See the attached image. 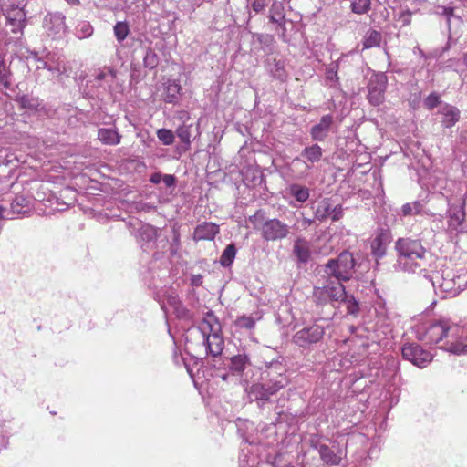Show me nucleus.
Here are the masks:
<instances>
[{
	"label": "nucleus",
	"mask_w": 467,
	"mask_h": 467,
	"mask_svg": "<svg viewBox=\"0 0 467 467\" xmlns=\"http://www.w3.org/2000/svg\"><path fill=\"white\" fill-rule=\"evenodd\" d=\"M431 261V254L417 241L410 242V281L414 285L432 289L441 297L456 296L467 287L466 270L455 273L447 267L434 273Z\"/></svg>",
	"instance_id": "obj_1"
},
{
	"label": "nucleus",
	"mask_w": 467,
	"mask_h": 467,
	"mask_svg": "<svg viewBox=\"0 0 467 467\" xmlns=\"http://www.w3.org/2000/svg\"><path fill=\"white\" fill-rule=\"evenodd\" d=\"M415 337L428 344H441V348L454 355L467 354V327L449 318H431L427 313L410 319Z\"/></svg>",
	"instance_id": "obj_2"
},
{
	"label": "nucleus",
	"mask_w": 467,
	"mask_h": 467,
	"mask_svg": "<svg viewBox=\"0 0 467 467\" xmlns=\"http://www.w3.org/2000/svg\"><path fill=\"white\" fill-rule=\"evenodd\" d=\"M262 355L259 381L253 383L247 390L248 398L256 401L259 408L271 403V397L289 383L285 358L271 348H266Z\"/></svg>",
	"instance_id": "obj_3"
},
{
	"label": "nucleus",
	"mask_w": 467,
	"mask_h": 467,
	"mask_svg": "<svg viewBox=\"0 0 467 467\" xmlns=\"http://www.w3.org/2000/svg\"><path fill=\"white\" fill-rule=\"evenodd\" d=\"M212 366L215 368V378L230 386L240 385L247 392L254 371L250 355L244 348L239 349L237 354L221 360L218 364L212 363Z\"/></svg>",
	"instance_id": "obj_4"
},
{
	"label": "nucleus",
	"mask_w": 467,
	"mask_h": 467,
	"mask_svg": "<svg viewBox=\"0 0 467 467\" xmlns=\"http://www.w3.org/2000/svg\"><path fill=\"white\" fill-rule=\"evenodd\" d=\"M361 264L354 254L344 250L336 258H330L326 264L321 265L318 269L320 279L323 282H339L341 284L349 281L357 273V268Z\"/></svg>",
	"instance_id": "obj_5"
},
{
	"label": "nucleus",
	"mask_w": 467,
	"mask_h": 467,
	"mask_svg": "<svg viewBox=\"0 0 467 467\" xmlns=\"http://www.w3.org/2000/svg\"><path fill=\"white\" fill-rule=\"evenodd\" d=\"M199 329L202 334L206 353L213 358V363H220L224 340L221 333V324L213 311L210 310L205 314Z\"/></svg>",
	"instance_id": "obj_6"
},
{
	"label": "nucleus",
	"mask_w": 467,
	"mask_h": 467,
	"mask_svg": "<svg viewBox=\"0 0 467 467\" xmlns=\"http://www.w3.org/2000/svg\"><path fill=\"white\" fill-rule=\"evenodd\" d=\"M5 26L0 31V39L5 45L16 42L24 35L27 24L26 13L23 7L12 3L1 6Z\"/></svg>",
	"instance_id": "obj_7"
},
{
	"label": "nucleus",
	"mask_w": 467,
	"mask_h": 467,
	"mask_svg": "<svg viewBox=\"0 0 467 467\" xmlns=\"http://www.w3.org/2000/svg\"><path fill=\"white\" fill-rule=\"evenodd\" d=\"M328 327V324L325 326L316 321L297 330L292 337V342L299 348L310 350L315 345L322 341L326 329Z\"/></svg>",
	"instance_id": "obj_8"
},
{
	"label": "nucleus",
	"mask_w": 467,
	"mask_h": 467,
	"mask_svg": "<svg viewBox=\"0 0 467 467\" xmlns=\"http://www.w3.org/2000/svg\"><path fill=\"white\" fill-rule=\"evenodd\" d=\"M346 296L345 285L339 282H323V285L315 286L313 301L317 306L338 303Z\"/></svg>",
	"instance_id": "obj_9"
},
{
	"label": "nucleus",
	"mask_w": 467,
	"mask_h": 467,
	"mask_svg": "<svg viewBox=\"0 0 467 467\" xmlns=\"http://www.w3.org/2000/svg\"><path fill=\"white\" fill-rule=\"evenodd\" d=\"M161 230L150 223H144L138 227V234H136V241L144 252H150L154 248L165 249L169 245L167 238H161Z\"/></svg>",
	"instance_id": "obj_10"
},
{
	"label": "nucleus",
	"mask_w": 467,
	"mask_h": 467,
	"mask_svg": "<svg viewBox=\"0 0 467 467\" xmlns=\"http://www.w3.org/2000/svg\"><path fill=\"white\" fill-rule=\"evenodd\" d=\"M116 79V71L112 68L99 70L92 79L87 81V93L91 97H100L111 92V86Z\"/></svg>",
	"instance_id": "obj_11"
},
{
	"label": "nucleus",
	"mask_w": 467,
	"mask_h": 467,
	"mask_svg": "<svg viewBox=\"0 0 467 467\" xmlns=\"http://www.w3.org/2000/svg\"><path fill=\"white\" fill-rule=\"evenodd\" d=\"M42 26L45 33L53 40L64 38L68 31L66 16L59 11L47 12L43 18Z\"/></svg>",
	"instance_id": "obj_12"
},
{
	"label": "nucleus",
	"mask_w": 467,
	"mask_h": 467,
	"mask_svg": "<svg viewBox=\"0 0 467 467\" xmlns=\"http://www.w3.org/2000/svg\"><path fill=\"white\" fill-rule=\"evenodd\" d=\"M33 207L32 199L24 194L16 195L8 205L0 204V219L14 220L28 214Z\"/></svg>",
	"instance_id": "obj_13"
},
{
	"label": "nucleus",
	"mask_w": 467,
	"mask_h": 467,
	"mask_svg": "<svg viewBox=\"0 0 467 467\" xmlns=\"http://www.w3.org/2000/svg\"><path fill=\"white\" fill-rule=\"evenodd\" d=\"M388 79L385 73H374L368 79L367 99L370 105L379 106L385 100Z\"/></svg>",
	"instance_id": "obj_14"
},
{
	"label": "nucleus",
	"mask_w": 467,
	"mask_h": 467,
	"mask_svg": "<svg viewBox=\"0 0 467 467\" xmlns=\"http://www.w3.org/2000/svg\"><path fill=\"white\" fill-rule=\"evenodd\" d=\"M290 234V226L277 218L266 219L261 226V235L266 242L285 239Z\"/></svg>",
	"instance_id": "obj_15"
},
{
	"label": "nucleus",
	"mask_w": 467,
	"mask_h": 467,
	"mask_svg": "<svg viewBox=\"0 0 467 467\" xmlns=\"http://www.w3.org/2000/svg\"><path fill=\"white\" fill-rule=\"evenodd\" d=\"M164 301L161 304V309L167 313V306L171 307L179 319H190L191 312L183 305L178 292L173 288H167L164 292Z\"/></svg>",
	"instance_id": "obj_16"
},
{
	"label": "nucleus",
	"mask_w": 467,
	"mask_h": 467,
	"mask_svg": "<svg viewBox=\"0 0 467 467\" xmlns=\"http://www.w3.org/2000/svg\"><path fill=\"white\" fill-rule=\"evenodd\" d=\"M310 447L316 450L322 462L327 465H339L342 460L341 451L336 452L333 448L321 441L318 435H312L309 439Z\"/></svg>",
	"instance_id": "obj_17"
},
{
	"label": "nucleus",
	"mask_w": 467,
	"mask_h": 467,
	"mask_svg": "<svg viewBox=\"0 0 467 467\" xmlns=\"http://www.w3.org/2000/svg\"><path fill=\"white\" fill-rule=\"evenodd\" d=\"M391 241L392 235L389 229H380L372 240L370 244L371 254L375 258L377 265L379 260L386 255L388 246Z\"/></svg>",
	"instance_id": "obj_18"
},
{
	"label": "nucleus",
	"mask_w": 467,
	"mask_h": 467,
	"mask_svg": "<svg viewBox=\"0 0 467 467\" xmlns=\"http://www.w3.org/2000/svg\"><path fill=\"white\" fill-rule=\"evenodd\" d=\"M323 156V150L318 144L305 147L300 155L293 159V164H304L306 170H310L314 163L318 162Z\"/></svg>",
	"instance_id": "obj_19"
},
{
	"label": "nucleus",
	"mask_w": 467,
	"mask_h": 467,
	"mask_svg": "<svg viewBox=\"0 0 467 467\" xmlns=\"http://www.w3.org/2000/svg\"><path fill=\"white\" fill-rule=\"evenodd\" d=\"M267 17L270 23L276 26V29L282 30V36H285L286 29L284 3L281 1L274 0L269 8Z\"/></svg>",
	"instance_id": "obj_20"
},
{
	"label": "nucleus",
	"mask_w": 467,
	"mask_h": 467,
	"mask_svg": "<svg viewBox=\"0 0 467 467\" xmlns=\"http://www.w3.org/2000/svg\"><path fill=\"white\" fill-rule=\"evenodd\" d=\"M333 124V117L327 114L321 117L319 122L313 125L310 129L311 139L315 141H324L328 136Z\"/></svg>",
	"instance_id": "obj_21"
},
{
	"label": "nucleus",
	"mask_w": 467,
	"mask_h": 467,
	"mask_svg": "<svg viewBox=\"0 0 467 467\" xmlns=\"http://www.w3.org/2000/svg\"><path fill=\"white\" fill-rule=\"evenodd\" d=\"M219 232L220 228L218 224L211 222H203L195 227L193 232V240L195 242L212 241Z\"/></svg>",
	"instance_id": "obj_22"
},
{
	"label": "nucleus",
	"mask_w": 467,
	"mask_h": 467,
	"mask_svg": "<svg viewBox=\"0 0 467 467\" xmlns=\"http://www.w3.org/2000/svg\"><path fill=\"white\" fill-rule=\"evenodd\" d=\"M395 251L397 253V263L394 265L395 270L407 271L409 265V240L399 238L395 243Z\"/></svg>",
	"instance_id": "obj_23"
},
{
	"label": "nucleus",
	"mask_w": 467,
	"mask_h": 467,
	"mask_svg": "<svg viewBox=\"0 0 467 467\" xmlns=\"http://www.w3.org/2000/svg\"><path fill=\"white\" fill-rule=\"evenodd\" d=\"M432 354L420 346L410 344V363L420 368L427 367L432 360Z\"/></svg>",
	"instance_id": "obj_24"
},
{
	"label": "nucleus",
	"mask_w": 467,
	"mask_h": 467,
	"mask_svg": "<svg viewBox=\"0 0 467 467\" xmlns=\"http://www.w3.org/2000/svg\"><path fill=\"white\" fill-rule=\"evenodd\" d=\"M439 114L441 115V123L445 128H451L460 119V110L450 104L441 105Z\"/></svg>",
	"instance_id": "obj_25"
},
{
	"label": "nucleus",
	"mask_w": 467,
	"mask_h": 467,
	"mask_svg": "<svg viewBox=\"0 0 467 467\" xmlns=\"http://www.w3.org/2000/svg\"><path fill=\"white\" fill-rule=\"evenodd\" d=\"M182 87L180 83L174 79H169L165 83L163 100L170 104H178L181 99Z\"/></svg>",
	"instance_id": "obj_26"
},
{
	"label": "nucleus",
	"mask_w": 467,
	"mask_h": 467,
	"mask_svg": "<svg viewBox=\"0 0 467 467\" xmlns=\"http://www.w3.org/2000/svg\"><path fill=\"white\" fill-rule=\"evenodd\" d=\"M293 254L298 264H307L311 258L308 243L301 238L296 239L293 245Z\"/></svg>",
	"instance_id": "obj_27"
},
{
	"label": "nucleus",
	"mask_w": 467,
	"mask_h": 467,
	"mask_svg": "<svg viewBox=\"0 0 467 467\" xmlns=\"http://www.w3.org/2000/svg\"><path fill=\"white\" fill-rule=\"evenodd\" d=\"M98 139L104 145L115 146L120 143L121 135L116 128H100L98 130Z\"/></svg>",
	"instance_id": "obj_28"
},
{
	"label": "nucleus",
	"mask_w": 467,
	"mask_h": 467,
	"mask_svg": "<svg viewBox=\"0 0 467 467\" xmlns=\"http://www.w3.org/2000/svg\"><path fill=\"white\" fill-rule=\"evenodd\" d=\"M254 43H258L260 49L265 55L269 56L274 53L275 41L272 35L256 33L253 35Z\"/></svg>",
	"instance_id": "obj_29"
},
{
	"label": "nucleus",
	"mask_w": 467,
	"mask_h": 467,
	"mask_svg": "<svg viewBox=\"0 0 467 467\" xmlns=\"http://www.w3.org/2000/svg\"><path fill=\"white\" fill-rule=\"evenodd\" d=\"M266 67L271 76L280 81H285L287 78V73L285 68V62L275 58H268Z\"/></svg>",
	"instance_id": "obj_30"
},
{
	"label": "nucleus",
	"mask_w": 467,
	"mask_h": 467,
	"mask_svg": "<svg viewBox=\"0 0 467 467\" xmlns=\"http://www.w3.org/2000/svg\"><path fill=\"white\" fill-rule=\"evenodd\" d=\"M383 42L382 34L375 29L369 28L366 31L362 38L363 49H370L374 47H380Z\"/></svg>",
	"instance_id": "obj_31"
},
{
	"label": "nucleus",
	"mask_w": 467,
	"mask_h": 467,
	"mask_svg": "<svg viewBox=\"0 0 467 467\" xmlns=\"http://www.w3.org/2000/svg\"><path fill=\"white\" fill-rule=\"evenodd\" d=\"M286 192L300 203L306 202L309 198V189L306 186L292 183L286 188Z\"/></svg>",
	"instance_id": "obj_32"
},
{
	"label": "nucleus",
	"mask_w": 467,
	"mask_h": 467,
	"mask_svg": "<svg viewBox=\"0 0 467 467\" xmlns=\"http://www.w3.org/2000/svg\"><path fill=\"white\" fill-rule=\"evenodd\" d=\"M338 64L337 62H331L326 67L325 72V82L329 88H339V78L337 75Z\"/></svg>",
	"instance_id": "obj_33"
},
{
	"label": "nucleus",
	"mask_w": 467,
	"mask_h": 467,
	"mask_svg": "<svg viewBox=\"0 0 467 467\" xmlns=\"http://www.w3.org/2000/svg\"><path fill=\"white\" fill-rule=\"evenodd\" d=\"M17 100L21 108L30 112H37L43 109L40 99L32 95H23L19 97Z\"/></svg>",
	"instance_id": "obj_34"
},
{
	"label": "nucleus",
	"mask_w": 467,
	"mask_h": 467,
	"mask_svg": "<svg viewBox=\"0 0 467 467\" xmlns=\"http://www.w3.org/2000/svg\"><path fill=\"white\" fill-rule=\"evenodd\" d=\"M260 319L261 316H259L258 314H255V317L252 315H243L235 319L234 326L237 328L250 331L254 328L256 322Z\"/></svg>",
	"instance_id": "obj_35"
},
{
	"label": "nucleus",
	"mask_w": 467,
	"mask_h": 467,
	"mask_svg": "<svg viewBox=\"0 0 467 467\" xmlns=\"http://www.w3.org/2000/svg\"><path fill=\"white\" fill-rule=\"evenodd\" d=\"M93 26L87 20L78 21L74 29V34L78 39L89 38L93 35Z\"/></svg>",
	"instance_id": "obj_36"
},
{
	"label": "nucleus",
	"mask_w": 467,
	"mask_h": 467,
	"mask_svg": "<svg viewBox=\"0 0 467 467\" xmlns=\"http://www.w3.org/2000/svg\"><path fill=\"white\" fill-rule=\"evenodd\" d=\"M237 249L235 244H229L222 253L220 257V264L223 267H229L233 265L235 256H236Z\"/></svg>",
	"instance_id": "obj_37"
},
{
	"label": "nucleus",
	"mask_w": 467,
	"mask_h": 467,
	"mask_svg": "<svg viewBox=\"0 0 467 467\" xmlns=\"http://www.w3.org/2000/svg\"><path fill=\"white\" fill-rule=\"evenodd\" d=\"M351 12L356 15L368 14L371 9V0H349Z\"/></svg>",
	"instance_id": "obj_38"
},
{
	"label": "nucleus",
	"mask_w": 467,
	"mask_h": 467,
	"mask_svg": "<svg viewBox=\"0 0 467 467\" xmlns=\"http://www.w3.org/2000/svg\"><path fill=\"white\" fill-rule=\"evenodd\" d=\"M331 213V204L329 200L325 199L318 202L316 210H315V218L318 221H324L327 218L330 217Z\"/></svg>",
	"instance_id": "obj_39"
},
{
	"label": "nucleus",
	"mask_w": 467,
	"mask_h": 467,
	"mask_svg": "<svg viewBox=\"0 0 467 467\" xmlns=\"http://www.w3.org/2000/svg\"><path fill=\"white\" fill-rule=\"evenodd\" d=\"M159 62L160 58L156 52L153 51L150 47H147L143 57L144 67L152 70L158 67Z\"/></svg>",
	"instance_id": "obj_40"
},
{
	"label": "nucleus",
	"mask_w": 467,
	"mask_h": 467,
	"mask_svg": "<svg viewBox=\"0 0 467 467\" xmlns=\"http://www.w3.org/2000/svg\"><path fill=\"white\" fill-rule=\"evenodd\" d=\"M340 302H343L346 305L348 314L356 316L359 312L358 301L353 295L348 294L347 291L346 296H344Z\"/></svg>",
	"instance_id": "obj_41"
},
{
	"label": "nucleus",
	"mask_w": 467,
	"mask_h": 467,
	"mask_svg": "<svg viewBox=\"0 0 467 467\" xmlns=\"http://www.w3.org/2000/svg\"><path fill=\"white\" fill-rule=\"evenodd\" d=\"M114 36L119 43H122L130 33V27L126 21H119L113 27Z\"/></svg>",
	"instance_id": "obj_42"
},
{
	"label": "nucleus",
	"mask_w": 467,
	"mask_h": 467,
	"mask_svg": "<svg viewBox=\"0 0 467 467\" xmlns=\"http://www.w3.org/2000/svg\"><path fill=\"white\" fill-rule=\"evenodd\" d=\"M30 59H33L36 63L37 69H47L50 72L59 71L57 67L51 66L47 59L44 57H38V53L36 51H32L30 53Z\"/></svg>",
	"instance_id": "obj_43"
},
{
	"label": "nucleus",
	"mask_w": 467,
	"mask_h": 467,
	"mask_svg": "<svg viewBox=\"0 0 467 467\" xmlns=\"http://www.w3.org/2000/svg\"><path fill=\"white\" fill-rule=\"evenodd\" d=\"M157 138L165 146L172 145L175 140L172 130L164 128L157 130Z\"/></svg>",
	"instance_id": "obj_44"
},
{
	"label": "nucleus",
	"mask_w": 467,
	"mask_h": 467,
	"mask_svg": "<svg viewBox=\"0 0 467 467\" xmlns=\"http://www.w3.org/2000/svg\"><path fill=\"white\" fill-rule=\"evenodd\" d=\"M449 216L450 225L453 228H457L462 224V221L464 220V212L462 208L455 210L451 209Z\"/></svg>",
	"instance_id": "obj_45"
},
{
	"label": "nucleus",
	"mask_w": 467,
	"mask_h": 467,
	"mask_svg": "<svg viewBox=\"0 0 467 467\" xmlns=\"http://www.w3.org/2000/svg\"><path fill=\"white\" fill-rule=\"evenodd\" d=\"M176 134L182 143L187 145L191 143V126H179L176 130Z\"/></svg>",
	"instance_id": "obj_46"
},
{
	"label": "nucleus",
	"mask_w": 467,
	"mask_h": 467,
	"mask_svg": "<svg viewBox=\"0 0 467 467\" xmlns=\"http://www.w3.org/2000/svg\"><path fill=\"white\" fill-rule=\"evenodd\" d=\"M0 83L6 88L11 86V73L6 65L0 61Z\"/></svg>",
	"instance_id": "obj_47"
},
{
	"label": "nucleus",
	"mask_w": 467,
	"mask_h": 467,
	"mask_svg": "<svg viewBox=\"0 0 467 467\" xmlns=\"http://www.w3.org/2000/svg\"><path fill=\"white\" fill-rule=\"evenodd\" d=\"M47 202L50 203L49 205L53 211H65L69 206L67 202L60 200L56 195H50L47 198Z\"/></svg>",
	"instance_id": "obj_48"
},
{
	"label": "nucleus",
	"mask_w": 467,
	"mask_h": 467,
	"mask_svg": "<svg viewBox=\"0 0 467 467\" xmlns=\"http://www.w3.org/2000/svg\"><path fill=\"white\" fill-rule=\"evenodd\" d=\"M419 176L420 182L423 184L435 188L437 184V176H432V174H431L428 169H424L421 171H419Z\"/></svg>",
	"instance_id": "obj_49"
},
{
	"label": "nucleus",
	"mask_w": 467,
	"mask_h": 467,
	"mask_svg": "<svg viewBox=\"0 0 467 467\" xmlns=\"http://www.w3.org/2000/svg\"><path fill=\"white\" fill-rule=\"evenodd\" d=\"M270 2L271 0H253L252 9L256 14L263 13Z\"/></svg>",
	"instance_id": "obj_50"
},
{
	"label": "nucleus",
	"mask_w": 467,
	"mask_h": 467,
	"mask_svg": "<svg viewBox=\"0 0 467 467\" xmlns=\"http://www.w3.org/2000/svg\"><path fill=\"white\" fill-rule=\"evenodd\" d=\"M440 96L436 93L430 94L424 100V105L431 109L440 104Z\"/></svg>",
	"instance_id": "obj_51"
},
{
	"label": "nucleus",
	"mask_w": 467,
	"mask_h": 467,
	"mask_svg": "<svg viewBox=\"0 0 467 467\" xmlns=\"http://www.w3.org/2000/svg\"><path fill=\"white\" fill-rule=\"evenodd\" d=\"M144 223H142L141 221L136 218H132L127 222V227L130 230V234L136 237V234H138V227H140V225H144Z\"/></svg>",
	"instance_id": "obj_52"
},
{
	"label": "nucleus",
	"mask_w": 467,
	"mask_h": 467,
	"mask_svg": "<svg viewBox=\"0 0 467 467\" xmlns=\"http://www.w3.org/2000/svg\"><path fill=\"white\" fill-rule=\"evenodd\" d=\"M179 245H180V234L178 233V231L173 229V239H172V243L170 244L171 255L176 254Z\"/></svg>",
	"instance_id": "obj_53"
},
{
	"label": "nucleus",
	"mask_w": 467,
	"mask_h": 467,
	"mask_svg": "<svg viewBox=\"0 0 467 467\" xmlns=\"http://www.w3.org/2000/svg\"><path fill=\"white\" fill-rule=\"evenodd\" d=\"M343 216L342 205L337 204L334 208L331 207L330 218L332 221H338Z\"/></svg>",
	"instance_id": "obj_54"
},
{
	"label": "nucleus",
	"mask_w": 467,
	"mask_h": 467,
	"mask_svg": "<svg viewBox=\"0 0 467 467\" xmlns=\"http://www.w3.org/2000/svg\"><path fill=\"white\" fill-rule=\"evenodd\" d=\"M141 275H143V279H144L145 283H147V285L149 286H153V287H157L158 286V285L154 281L155 275L153 274L151 275L150 270L141 272Z\"/></svg>",
	"instance_id": "obj_55"
},
{
	"label": "nucleus",
	"mask_w": 467,
	"mask_h": 467,
	"mask_svg": "<svg viewBox=\"0 0 467 467\" xmlns=\"http://www.w3.org/2000/svg\"><path fill=\"white\" fill-rule=\"evenodd\" d=\"M167 188L174 187L176 184V177L173 174H163L161 181Z\"/></svg>",
	"instance_id": "obj_56"
},
{
	"label": "nucleus",
	"mask_w": 467,
	"mask_h": 467,
	"mask_svg": "<svg viewBox=\"0 0 467 467\" xmlns=\"http://www.w3.org/2000/svg\"><path fill=\"white\" fill-rule=\"evenodd\" d=\"M380 448L376 441H372L368 451V457L370 459L377 458L379 453Z\"/></svg>",
	"instance_id": "obj_57"
},
{
	"label": "nucleus",
	"mask_w": 467,
	"mask_h": 467,
	"mask_svg": "<svg viewBox=\"0 0 467 467\" xmlns=\"http://www.w3.org/2000/svg\"><path fill=\"white\" fill-rule=\"evenodd\" d=\"M2 427L3 420H0V451L5 449L8 444V437L4 434Z\"/></svg>",
	"instance_id": "obj_58"
},
{
	"label": "nucleus",
	"mask_w": 467,
	"mask_h": 467,
	"mask_svg": "<svg viewBox=\"0 0 467 467\" xmlns=\"http://www.w3.org/2000/svg\"><path fill=\"white\" fill-rule=\"evenodd\" d=\"M163 174L161 171H156L150 176L149 182L152 184H159L160 182H161Z\"/></svg>",
	"instance_id": "obj_59"
},
{
	"label": "nucleus",
	"mask_w": 467,
	"mask_h": 467,
	"mask_svg": "<svg viewBox=\"0 0 467 467\" xmlns=\"http://www.w3.org/2000/svg\"><path fill=\"white\" fill-rule=\"evenodd\" d=\"M365 440H367V438H366V436H364L362 434L352 435L351 437L348 438L346 446L348 447L350 445V443L354 441L363 443L365 441Z\"/></svg>",
	"instance_id": "obj_60"
},
{
	"label": "nucleus",
	"mask_w": 467,
	"mask_h": 467,
	"mask_svg": "<svg viewBox=\"0 0 467 467\" xmlns=\"http://www.w3.org/2000/svg\"><path fill=\"white\" fill-rule=\"evenodd\" d=\"M202 279H203V277L200 274L192 275L191 277V285L192 286H200L202 284Z\"/></svg>",
	"instance_id": "obj_61"
},
{
	"label": "nucleus",
	"mask_w": 467,
	"mask_h": 467,
	"mask_svg": "<svg viewBox=\"0 0 467 467\" xmlns=\"http://www.w3.org/2000/svg\"><path fill=\"white\" fill-rule=\"evenodd\" d=\"M442 15L445 16L450 23V19L453 15V9L451 7H442Z\"/></svg>",
	"instance_id": "obj_62"
},
{
	"label": "nucleus",
	"mask_w": 467,
	"mask_h": 467,
	"mask_svg": "<svg viewBox=\"0 0 467 467\" xmlns=\"http://www.w3.org/2000/svg\"><path fill=\"white\" fill-rule=\"evenodd\" d=\"M413 54L415 56H420V57L421 60H422V67H424L425 64H426V61H427V57H421V55H422L421 50L419 47H414L413 48Z\"/></svg>",
	"instance_id": "obj_63"
},
{
	"label": "nucleus",
	"mask_w": 467,
	"mask_h": 467,
	"mask_svg": "<svg viewBox=\"0 0 467 467\" xmlns=\"http://www.w3.org/2000/svg\"><path fill=\"white\" fill-rule=\"evenodd\" d=\"M402 357L404 359L409 360V344L404 343L401 349Z\"/></svg>",
	"instance_id": "obj_64"
}]
</instances>
